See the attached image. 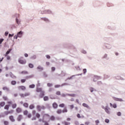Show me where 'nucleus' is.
<instances>
[{"mask_svg":"<svg viewBox=\"0 0 125 125\" xmlns=\"http://www.w3.org/2000/svg\"><path fill=\"white\" fill-rule=\"evenodd\" d=\"M37 109L39 112H41V111H42V110H45V106H44L43 105L41 106V105H38L37 106Z\"/></svg>","mask_w":125,"mask_h":125,"instance_id":"f257e3e1","label":"nucleus"},{"mask_svg":"<svg viewBox=\"0 0 125 125\" xmlns=\"http://www.w3.org/2000/svg\"><path fill=\"white\" fill-rule=\"evenodd\" d=\"M18 61L19 63H20V64H21L22 65H25V64L26 63L25 60H22L21 58L19 59Z\"/></svg>","mask_w":125,"mask_h":125,"instance_id":"f03ea898","label":"nucleus"},{"mask_svg":"<svg viewBox=\"0 0 125 125\" xmlns=\"http://www.w3.org/2000/svg\"><path fill=\"white\" fill-rule=\"evenodd\" d=\"M20 95L21 97V98H24V97H27V96H29L30 95V93L26 92L24 94H20Z\"/></svg>","mask_w":125,"mask_h":125,"instance_id":"7ed1b4c3","label":"nucleus"},{"mask_svg":"<svg viewBox=\"0 0 125 125\" xmlns=\"http://www.w3.org/2000/svg\"><path fill=\"white\" fill-rule=\"evenodd\" d=\"M19 90H22L23 91L26 90V86L23 85L19 86L18 87Z\"/></svg>","mask_w":125,"mask_h":125,"instance_id":"20e7f679","label":"nucleus"},{"mask_svg":"<svg viewBox=\"0 0 125 125\" xmlns=\"http://www.w3.org/2000/svg\"><path fill=\"white\" fill-rule=\"evenodd\" d=\"M14 110H11L10 111H4V114L5 116H7V115H9V114H13Z\"/></svg>","mask_w":125,"mask_h":125,"instance_id":"39448f33","label":"nucleus"},{"mask_svg":"<svg viewBox=\"0 0 125 125\" xmlns=\"http://www.w3.org/2000/svg\"><path fill=\"white\" fill-rule=\"evenodd\" d=\"M17 120L18 122H21L23 120V115L20 114L18 116Z\"/></svg>","mask_w":125,"mask_h":125,"instance_id":"423d86ee","label":"nucleus"},{"mask_svg":"<svg viewBox=\"0 0 125 125\" xmlns=\"http://www.w3.org/2000/svg\"><path fill=\"white\" fill-rule=\"evenodd\" d=\"M16 112L18 113V114H20V113H22V108L20 107H18L16 109Z\"/></svg>","mask_w":125,"mask_h":125,"instance_id":"0eeeda50","label":"nucleus"},{"mask_svg":"<svg viewBox=\"0 0 125 125\" xmlns=\"http://www.w3.org/2000/svg\"><path fill=\"white\" fill-rule=\"evenodd\" d=\"M9 119L11 122L12 123H14L15 122V119H14V117L13 115H11L9 117Z\"/></svg>","mask_w":125,"mask_h":125,"instance_id":"6e6552de","label":"nucleus"},{"mask_svg":"<svg viewBox=\"0 0 125 125\" xmlns=\"http://www.w3.org/2000/svg\"><path fill=\"white\" fill-rule=\"evenodd\" d=\"M104 110L105 111V112H106V113H107V114H110V108L108 107V106H106V107H105L104 108Z\"/></svg>","mask_w":125,"mask_h":125,"instance_id":"1a4fd4ad","label":"nucleus"},{"mask_svg":"<svg viewBox=\"0 0 125 125\" xmlns=\"http://www.w3.org/2000/svg\"><path fill=\"white\" fill-rule=\"evenodd\" d=\"M113 99L115 100V101H119L120 102H123V99L120 98H118L116 97H113Z\"/></svg>","mask_w":125,"mask_h":125,"instance_id":"9d476101","label":"nucleus"},{"mask_svg":"<svg viewBox=\"0 0 125 125\" xmlns=\"http://www.w3.org/2000/svg\"><path fill=\"white\" fill-rule=\"evenodd\" d=\"M52 106L54 109H57L58 108V104L56 103H54L52 104Z\"/></svg>","mask_w":125,"mask_h":125,"instance_id":"9b49d317","label":"nucleus"},{"mask_svg":"<svg viewBox=\"0 0 125 125\" xmlns=\"http://www.w3.org/2000/svg\"><path fill=\"white\" fill-rule=\"evenodd\" d=\"M11 50H12V49L11 48L9 49L8 50H7L6 53L5 54L4 56H7V55H8V54L10 53V52H11Z\"/></svg>","mask_w":125,"mask_h":125,"instance_id":"f8f14e48","label":"nucleus"},{"mask_svg":"<svg viewBox=\"0 0 125 125\" xmlns=\"http://www.w3.org/2000/svg\"><path fill=\"white\" fill-rule=\"evenodd\" d=\"M40 98H42V97H43V96H44V91H42L41 92H40Z\"/></svg>","mask_w":125,"mask_h":125,"instance_id":"ddd939ff","label":"nucleus"},{"mask_svg":"<svg viewBox=\"0 0 125 125\" xmlns=\"http://www.w3.org/2000/svg\"><path fill=\"white\" fill-rule=\"evenodd\" d=\"M57 114H58V115H60V114H62V109H58L56 111Z\"/></svg>","mask_w":125,"mask_h":125,"instance_id":"4468645a","label":"nucleus"},{"mask_svg":"<svg viewBox=\"0 0 125 125\" xmlns=\"http://www.w3.org/2000/svg\"><path fill=\"white\" fill-rule=\"evenodd\" d=\"M49 120L50 121H55V117L53 115H52L50 117Z\"/></svg>","mask_w":125,"mask_h":125,"instance_id":"2eb2a0df","label":"nucleus"},{"mask_svg":"<svg viewBox=\"0 0 125 125\" xmlns=\"http://www.w3.org/2000/svg\"><path fill=\"white\" fill-rule=\"evenodd\" d=\"M50 116L49 114H44L43 115L42 118L43 119H45V118H49Z\"/></svg>","mask_w":125,"mask_h":125,"instance_id":"dca6fc26","label":"nucleus"},{"mask_svg":"<svg viewBox=\"0 0 125 125\" xmlns=\"http://www.w3.org/2000/svg\"><path fill=\"white\" fill-rule=\"evenodd\" d=\"M23 34V32L22 31H20L17 33V35H18L19 38H21L22 37V35Z\"/></svg>","mask_w":125,"mask_h":125,"instance_id":"f3484780","label":"nucleus"},{"mask_svg":"<svg viewBox=\"0 0 125 125\" xmlns=\"http://www.w3.org/2000/svg\"><path fill=\"white\" fill-rule=\"evenodd\" d=\"M2 90H6V91H9V88L4 86L2 87Z\"/></svg>","mask_w":125,"mask_h":125,"instance_id":"a211bd4d","label":"nucleus"},{"mask_svg":"<svg viewBox=\"0 0 125 125\" xmlns=\"http://www.w3.org/2000/svg\"><path fill=\"white\" fill-rule=\"evenodd\" d=\"M59 107L60 108H64L65 107V104H61L59 105Z\"/></svg>","mask_w":125,"mask_h":125,"instance_id":"6ab92c4d","label":"nucleus"},{"mask_svg":"<svg viewBox=\"0 0 125 125\" xmlns=\"http://www.w3.org/2000/svg\"><path fill=\"white\" fill-rule=\"evenodd\" d=\"M36 91L37 92H41L42 91V88H37L36 89Z\"/></svg>","mask_w":125,"mask_h":125,"instance_id":"aec40b11","label":"nucleus"},{"mask_svg":"<svg viewBox=\"0 0 125 125\" xmlns=\"http://www.w3.org/2000/svg\"><path fill=\"white\" fill-rule=\"evenodd\" d=\"M5 105V102H1L0 103V107H3Z\"/></svg>","mask_w":125,"mask_h":125,"instance_id":"412c9836","label":"nucleus"},{"mask_svg":"<svg viewBox=\"0 0 125 125\" xmlns=\"http://www.w3.org/2000/svg\"><path fill=\"white\" fill-rule=\"evenodd\" d=\"M68 112V109H67L66 107H65L62 110V113H67Z\"/></svg>","mask_w":125,"mask_h":125,"instance_id":"4be33fe9","label":"nucleus"},{"mask_svg":"<svg viewBox=\"0 0 125 125\" xmlns=\"http://www.w3.org/2000/svg\"><path fill=\"white\" fill-rule=\"evenodd\" d=\"M83 107H85V108H87L88 109L89 108V106H88V105H87V104H86L85 103H83Z\"/></svg>","mask_w":125,"mask_h":125,"instance_id":"5701e85b","label":"nucleus"},{"mask_svg":"<svg viewBox=\"0 0 125 125\" xmlns=\"http://www.w3.org/2000/svg\"><path fill=\"white\" fill-rule=\"evenodd\" d=\"M21 74H22V75H27V74H28V71H22L21 72Z\"/></svg>","mask_w":125,"mask_h":125,"instance_id":"b1692460","label":"nucleus"},{"mask_svg":"<svg viewBox=\"0 0 125 125\" xmlns=\"http://www.w3.org/2000/svg\"><path fill=\"white\" fill-rule=\"evenodd\" d=\"M77 118H78V119H81V118H84V116L82 115V116H81V115L79 113L77 114Z\"/></svg>","mask_w":125,"mask_h":125,"instance_id":"393cba45","label":"nucleus"},{"mask_svg":"<svg viewBox=\"0 0 125 125\" xmlns=\"http://www.w3.org/2000/svg\"><path fill=\"white\" fill-rule=\"evenodd\" d=\"M29 112L28 111V110H25L23 111V115L24 116H27V115H28Z\"/></svg>","mask_w":125,"mask_h":125,"instance_id":"a878e982","label":"nucleus"},{"mask_svg":"<svg viewBox=\"0 0 125 125\" xmlns=\"http://www.w3.org/2000/svg\"><path fill=\"white\" fill-rule=\"evenodd\" d=\"M9 105L8 104H7L4 107V109H5V110H9Z\"/></svg>","mask_w":125,"mask_h":125,"instance_id":"bb28decb","label":"nucleus"},{"mask_svg":"<svg viewBox=\"0 0 125 125\" xmlns=\"http://www.w3.org/2000/svg\"><path fill=\"white\" fill-rule=\"evenodd\" d=\"M66 95H68V96H71V97H75L76 96V95L75 94H67Z\"/></svg>","mask_w":125,"mask_h":125,"instance_id":"cd10ccee","label":"nucleus"},{"mask_svg":"<svg viewBox=\"0 0 125 125\" xmlns=\"http://www.w3.org/2000/svg\"><path fill=\"white\" fill-rule=\"evenodd\" d=\"M16 107H17V104H12V108H13V109H15Z\"/></svg>","mask_w":125,"mask_h":125,"instance_id":"c85d7f7f","label":"nucleus"},{"mask_svg":"<svg viewBox=\"0 0 125 125\" xmlns=\"http://www.w3.org/2000/svg\"><path fill=\"white\" fill-rule=\"evenodd\" d=\"M34 108H35V105L34 104H32L29 105V109H33Z\"/></svg>","mask_w":125,"mask_h":125,"instance_id":"c756f323","label":"nucleus"},{"mask_svg":"<svg viewBox=\"0 0 125 125\" xmlns=\"http://www.w3.org/2000/svg\"><path fill=\"white\" fill-rule=\"evenodd\" d=\"M23 106L24 107H25V108H28V107H29V104H28V103H24L23 104Z\"/></svg>","mask_w":125,"mask_h":125,"instance_id":"7c9ffc66","label":"nucleus"},{"mask_svg":"<svg viewBox=\"0 0 125 125\" xmlns=\"http://www.w3.org/2000/svg\"><path fill=\"white\" fill-rule=\"evenodd\" d=\"M49 98L47 96H45L43 97L44 101H48Z\"/></svg>","mask_w":125,"mask_h":125,"instance_id":"2f4dec72","label":"nucleus"},{"mask_svg":"<svg viewBox=\"0 0 125 125\" xmlns=\"http://www.w3.org/2000/svg\"><path fill=\"white\" fill-rule=\"evenodd\" d=\"M37 69L38 70H40V71H42V70H43V68L40 65L38 66Z\"/></svg>","mask_w":125,"mask_h":125,"instance_id":"473e14b6","label":"nucleus"},{"mask_svg":"<svg viewBox=\"0 0 125 125\" xmlns=\"http://www.w3.org/2000/svg\"><path fill=\"white\" fill-rule=\"evenodd\" d=\"M35 86H36V85H35V84H32L29 85V88H35Z\"/></svg>","mask_w":125,"mask_h":125,"instance_id":"72a5a7b5","label":"nucleus"},{"mask_svg":"<svg viewBox=\"0 0 125 125\" xmlns=\"http://www.w3.org/2000/svg\"><path fill=\"white\" fill-rule=\"evenodd\" d=\"M11 83L12 85H15V84H16V81H11Z\"/></svg>","mask_w":125,"mask_h":125,"instance_id":"f704fd0d","label":"nucleus"},{"mask_svg":"<svg viewBox=\"0 0 125 125\" xmlns=\"http://www.w3.org/2000/svg\"><path fill=\"white\" fill-rule=\"evenodd\" d=\"M3 100H4V101H7V100H8V98H7V97L6 96H3L2 97Z\"/></svg>","mask_w":125,"mask_h":125,"instance_id":"c9c22d12","label":"nucleus"},{"mask_svg":"<svg viewBox=\"0 0 125 125\" xmlns=\"http://www.w3.org/2000/svg\"><path fill=\"white\" fill-rule=\"evenodd\" d=\"M3 124L4 125H9V122H8V121H4L3 122Z\"/></svg>","mask_w":125,"mask_h":125,"instance_id":"e433bc0d","label":"nucleus"},{"mask_svg":"<svg viewBox=\"0 0 125 125\" xmlns=\"http://www.w3.org/2000/svg\"><path fill=\"white\" fill-rule=\"evenodd\" d=\"M36 118H38V119H39V118H41V114L37 113L36 114Z\"/></svg>","mask_w":125,"mask_h":125,"instance_id":"4c0bfd02","label":"nucleus"},{"mask_svg":"<svg viewBox=\"0 0 125 125\" xmlns=\"http://www.w3.org/2000/svg\"><path fill=\"white\" fill-rule=\"evenodd\" d=\"M42 123H44V125H49V124L47 121H42Z\"/></svg>","mask_w":125,"mask_h":125,"instance_id":"58836bf2","label":"nucleus"},{"mask_svg":"<svg viewBox=\"0 0 125 125\" xmlns=\"http://www.w3.org/2000/svg\"><path fill=\"white\" fill-rule=\"evenodd\" d=\"M28 66L29 67V68H34V64H32V63H29L28 64Z\"/></svg>","mask_w":125,"mask_h":125,"instance_id":"ea45409f","label":"nucleus"},{"mask_svg":"<svg viewBox=\"0 0 125 125\" xmlns=\"http://www.w3.org/2000/svg\"><path fill=\"white\" fill-rule=\"evenodd\" d=\"M56 95H61V92L60 91H57L56 92Z\"/></svg>","mask_w":125,"mask_h":125,"instance_id":"a19ab883","label":"nucleus"},{"mask_svg":"<svg viewBox=\"0 0 125 125\" xmlns=\"http://www.w3.org/2000/svg\"><path fill=\"white\" fill-rule=\"evenodd\" d=\"M47 85L49 87H51V86H52V85H53V84H52V83H47Z\"/></svg>","mask_w":125,"mask_h":125,"instance_id":"79ce46f5","label":"nucleus"},{"mask_svg":"<svg viewBox=\"0 0 125 125\" xmlns=\"http://www.w3.org/2000/svg\"><path fill=\"white\" fill-rule=\"evenodd\" d=\"M21 82L22 83H24L26 82V79H21Z\"/></svg>","mask_w":125,"mask_h":125,"instance_id":"37998d69","label":"nucleus"},{"mask_svg":"<svg viewBox=\"0 0 125 125\" xmlns=\"http://www.w3.org/2000/svg\"><path fill=\"white\" fill-rule=\"evenodd\" d=\"M27 117L29 119H30V118H32V114L31 113L27 114Z\"/></svg>","mask_w":125,"mask_h":125,"instance_id":"c03bdc74","label":"nucleus"},{"mask_svg":"<svg viewBox=\"0 0 125 125\" xmlns=\"http://www.w3.org/2000/svg\"><path fill=\"white\" fill-rule=\"evenodd\" d=\"M69 108L70 110H72V109H74V105H69Z\"/></svg>","mask_w":125,"mask_h":125,"instance_id":"a18cd8bd","label":"nucleus"},{"mask_svg":"<svg viewBox=\"0 0 125 125\" xmlns=\"http://www.w3.org/2000/svg\"><path fill=\"white\" fill-rule=\"evenodd\" d=\"M63 125H70V123H68L67 122H63Z\"/></svg>","mask_w":125,"mask_h":125,"instance_id":"49530a36","label":"nucleus"},{"mask_svg":"<svg viewBox=\"0 0 125 125\" xmlns=\"http://www.w3.org/2000/svg\"><path fill=\"white\" fill-rule=\"evenodd\" d=\"M104 122H105V123H106L107 124H108L110 122V120H109V119H105Z\"/></svg>","mask_w":125,"mask_h":125,"instance_id":"de8ad7c7","label":"nucleus"},{"mask_svg":"<svg viewBox=\"0 0 125 125\" xmlns=\"http://www.w3.org/2000/svg\"><path fill=\"white\" fill-rule=\"evenodd\" d=\"M60 86H61V85H55V88H58L59 87H60Z\"/></svg>","mask_w":125,"mask_h":125,"instance_id":"09e8293b","label":"nucleus"},{"mask_svg":"<svg viewBox=\"0 0 125 125\" xmlns=\"http://www.w3.org/2000/svg\"><path fill=\"white\" fill-rule=\"evenodd\" d=\"M11 78H12V79H16V76H15V75H11Z\"/></svg>","mask_w":125,"mask_h":125,"instance_id":"8fccbe9b","label":"nucleus"},{"mask_svg":"<svg viewBox=\"0 0 125 125\" xmlns=\"http://www.w3.org/2000/svg\"><path fill=\"white\" fill-rule=\"evenodd\" d=\"M14 38V39H16V40H17V39H18V38H19V36H18V35H15Z\"/></svg>","mask_w":125,"mask_h":125,"instance_id":"3c124183","label":"nucleus"},{"mask_svg":"<svg viewBox=\"0 0 125 125\" xmlns=\"http://www.w3.org/2000/svg\"><path fill=\"white\" fill-rule=\"evenodd\" d=\"M42 20H43L44 21H48V19L44 18H42Z\"/></svg>","mask_w":125,"mask_h":125,"instance_id":"603ef678","label":"nucleus"},{"mask_svg":"<svg viewBox=\"0 0 125 125\" xmlns=\"http://www.w3.org/2000/svg\"><path fill=\"white\" fill-rule=\"evenodd\" d=\"M6 58H7V60H10V56L7 55Z\"/></svg>","mask_w":125,"mask_h":125,"instance_id":"864d4df0","label":"nucleus"},{"mask_svg":"<svg viewBox=\"0 0 125 125\" xmlns=\"http://www.w3.org/2000/svg\"><path fill=\"white\" fill-rule=\"evenodd\" d=\"M16 21L17 24H20V21H19V20H18V19H17L16 20Z\"/></svg>","mask_w":125,"mask_h":125,"instance_id":"5fc2aeb1","label":"nucleus"},{"mask_svg":"<svg viewBox=\"0 0 125 125\" xmlns=\"http://www.w3.org/2000/svg\"><path fill=\"white\" fill-rule=\"evenodd\" d=\"M36 120H37V117H33L32 118V121H36Z\"/></svg>","mask_w":125,"mask_h":125,"instance_id":"6e6d98bb","label":"nucleus"},{"mask_svg":"<svg viewBox=\"0 0 125 125\" xmlns=\"http://www.w3.org/2000/svg\"><path fill=\"white\" fill-rule=\"evenodd\" d=\"M3 39H0V44H1V43H2V42H3Z\"/></svg>","mask_w":125,"mask_h":125,"instance_id":"4d7b16f0","label":"nucleus"},{"mask_svg":"<svg viewBox=\"0 0 125 125\" xmlns=\"http://www.w3.org/2000/svg\"><path fill=\"white\" fill-rule=\"evenodd\" d=\"M51 70L53 72H54V71H55V67H51Z\"/></svg>","mask_w":125,"mask_h":125,"instance_id":"13d9d810","label":"nucleus"},{"mask_svg":"<svg viewBox=\"0 0 125 125\" xmlns=\"http://www.w3.org/2000/svg\"><path fill=\"white\" fill-rule=\"evenodd\" d=\"M90 90L91 92H93V91H94V89L92 87L90 88Z\"/></svg>","mask_w":125,"mask_h":125,"instance_id":"bf43d9fd","label":"nucleus"},{"mask_svg":"<svg viewBox=\"0 0 125 125\" xmlns=\"http://www.w3.org/2000/svg\"><path fill=\"white\" fill-rule=\"evenodd\" d=\"M46 58H47L48 59H50V56L48 55H46Z\"/></svg>","mask_w":125,"mask_h":125,"instance_id":"052dcab7","label":"nucleus"},{"mask_svg":"<svg viewBox=\"0 0 125 125\" xmlns=\"http://www.w3.org/2000/svg\"><path fill=\"white\" fill-rule=\"evenodd\" d=\"M95 123H96L97 125H98V124H99V123H100L99 120H96L95 121Z\"/></svg>","mask_w":125,"mask_h":125,"instance_id":"680f3d73","label":"nucleus"},{"mask_svg":"<svg viewBox=\"0 0 125 125\" xmlns=\"http://www.w3.org/2000/svg\"><path fill=\"white\" fill-rule=\"evenodd\" d=\"M117 116H121L122 115V113L120 112H119L117 113Z\"/></svg>","mask_w":125,"mask_h":125,"instance_id":"e2e57ef3","label":"nucleus"},{"mask_svg":"<svg viewBox=\"0 0 125 125\" xmlns=\"http://www.w3.org/2000/svg\"><path fill=\"white\" fill-rule=\"evenodd\" d=\"M83 74H85V73H86V69H83Z\"/></svg>","mask_w":125,"mask_h":125,"instance_id":"0e129e2a","label":"nucleus"},{"mask_svg":"<svg viewBox=\"0 0 125 125\" xmlns=\"http://www.w3.org/2000/svg\"><path fill=\"white\" fill-rule=\"evenodd\" d=\"M113 108H117V104H113Z\"/></svg>","mask_w":125,"mask_h":125,"instance_id":"69168bd1","label":"nucleus"},{"mask_svg":"<svg viewBox=\"0 0 125 125\" xmlns=\"http://www.w3.org/2000/svg\"><path fill=\"white\" fill-rule=\"evenodd\" d=\"M36 114V110L32 111V115H35Z\"/></svg>","mask_w":125,"mask_h":125,"instance_id":"338daca9","label":"nucleus"},{"mask_svg":"<svg viewBox=\"0 0 125 125\" xmlns=\"http://www.w3.org/2000/svg\"><path fill=\"white\" fill-rule=\"evenodd\" d=\"M8 35V32L6 31L5 32V36H7Z\"/></svg>","mask_w":125,"mask_h":125,"instance_id":"774afa93","label":"nucleus"}]
</instances>
